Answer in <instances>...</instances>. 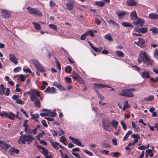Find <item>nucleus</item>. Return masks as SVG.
Instances as JSON below:
<instances>
[{
	"label": "nucleus",
	"instance_id": "nucleus-60",
	"mask_svg": "<svg viewBox=\"0 0 158 158\" xmlns=\"http://www.w3.org/2000/svg\"><path fill=\"white\" fill-rule=\"evenodd\" d=\"M19 77L20 78L21 81H22L23 82L25 81V78L23 75L20 74Z\"/></svg>",
	"mask_w": 158,
	"mask_h": 158
},
{
	"label": "nucleus",
	"instance_id": "nucleus-54",
	"mask_svg": "<svg viewBox=\"0 0 158 158\" xmlns=\"http://www.w3.org/2000/svg\"><path fill=\"white\" fill-rule=\"evenodd\" d=\"M30 97L31 100L32 102H33L35 100H36L38 99V98L35 95L31 96Z\"/></svg>",
	"mask_w": 158,
	"mask_h": 158
},
{
	"label": "nucleus",
	"instance_id": "nucleus-35",
	"mask_svg": "<svg viewBox=\"0 0 158 158\" xmlns=\"http://www.w3.org/2000/svg\"><path fill=\"white\" fill-rule=\"evenodd\" d=\"M108 22L109 24H112L113 25H115L116 27H117L118 28H119V25L118 24H117L116 22L114 21L113 20L110 19V20H109Z\"/></svg>",
	"mask_w": 158,
	"mask_h": 158
},
{
	"label": "nucleus",
	"instance_id": "nucleus-33",
	"mask_svg": "<svg viewBox=\"0 0 158 158\" xmlns=\"http://www.w3.org/2000/svg\"><path fill=\"white\" fill-rule=\"evenodd\" d=\"M148 31V28L147 27H142L140 28V33L144 34Z\"/></svg>",
	"mask_w": 158,
	"mask_h": 158
},
{
	"label": "nucleus",
	"instance_id": "nucleus-61",
	"mask_svg": "<svg viewBox=\"0 0 158 158\" xmlns=\"http://www.w3.org/2000/svg\"><path fill=\"white\" fill-rule=\"evenodd\" d=\"M42 124L45 127H48V125L46 123V121L45 120H43L42 121Z\"/></svg>",
	"mask_w": 158,
	"mask_h": 158
},
{
	"label": "nucleus",
	"instance_id": "nucleus-17",
	"mask_svg": "<svg viewBox=\"0 0 158 158\" xmlns=\"http://www.w3.org/2000/svg\"><path fill=\"white\" fill-rule=\"evenodd\" d=\"M88 43H89L90 46L95 52H101V50L102 49V48L101 49L100 48L95 47L93 46L92 44L90 42L88 41Z\"/></svg>",
	"mask_w": 158,
	"mask_h": 158
},
{
	"label": "nucleus",
	"instance_id": "nucleus-51",
	"mask_svg": "<svg viewBox=\"0 0 158 158\" xmlns=\"http://www.w3.org/2000/svg\"><path fill=\"white\" fill-rule=\"evenodd\" d=\"M66 139L64 136H62L60 138V141L62 142L64 144H65V142Z\"/></svg>",
	"mask_w": 158,
	"mask_h": 158
},
{
	"label": "nucleus",
	"instance_id": "nucleus-45",
	"mask_svg": "<svg viewBox=\"0 0 158 158\" xmlns=\"http://www.w3.org/2000/svg\"><path fill=\"white\" fill-rule=\"evenodd\" d=\"M88 34L87 35H90L92 37L94 36V34L93 31H89L86 32Z\"/></svg>",
	"mask_w": 158,
	"mask_h": 158
},
{
	"label": "nucleus",
	"instance_id": "nucleus-4",
	"mask_svg": "<svg viewBox=\"0 0 158 158\" xmlns=\"http://www.w3.org/2000/svg\"><path fill=\"white\" fill-rule=\"evenodd\" d=\"M28 11V13L34 15L35 17H41L43 15V13L39 10L36 8H32L28 7L27 8Z\"/></svg>",
	"mask_w": 158,
	"mask_h": 158
},
{
	"label": "nucleus",
	"instance_id": "nucleus-52",
	"mask_svg": "<svg viewBox=\"0 0 158 158\" xmlns=\"http://www.w3.org/2000/svg\"><path fill=\"white\" fill-rule=\"evenodd\" d=\"M64 79L68 84L72 82L71 79L69 77H66L64 78Z\"/></svg>",
	"mask_w": 158,
	"mask_h": 158
},
{
	"label": "nucleus",
	"instance_id": "nucleus-30",
	"mask_svg": "<svg viewBox=\"0 0 158 158\" xmlns=\"http://www.w3.org/2000/svg\"><path fill=\"white\" fill-rule=\"evenodd\" d=\"M132 133V131H129L127 132L125 136L123 137V139L124 141H126L128 137L129 136V135Z\"/></svg>",
	"mask_w": 158,
	"mask_h": 158
},
{
	"label": "nucleus",
	"instance_id": "nucleus-56",
	"mask_svg": "<svg viewBox=\"0 0 158 158\" xmlns=\"http://www.w3.org/2000/svg\"><path fill=\"white\" fill-rule=\"evenodd\" d=\"M150 80L152 82L154 83L158 82V77H156L155 79H154L152 77H151L150 78Z\"/></svg>",
	"mask_w": 158,
	"mask_h": 158
},
{
	"label": "nucleus",
	"instance_id": "nucleus-44",
	"mask_svg": "<svg viewBox=\"0 0 158 158\" xmlns=\"http://www.w3.org/2000/svg\"><path fill=\"white\" fill-rule=\"evenodd\" d=\"M153 55L154 57L158 60V48L155 50Z\"/></svg>",
	"mask_w": 158,
	"mask_h": 158
},
{
	"label": "nucleus",
	"instance_id": "nucleus-25",
	"mask_svg": "<svg viewBox=\"0 0 158 158\" xmlns=\"http://www.w3.org/2000/svg\"><path fill=\"white\" fill-rule=\"evenodd\" d=\"M110 123L113 127L116 129L118 124V122L116 120H113Z\"/></svg>",
	"mask_w": 158,
	"mask_h": 158
},
{
	"label": "nucleus",
	"instance_id": "nucleus-31",
	"mask_svg": "<svg viewBox=\"0 0 158 158\" xmlns=\"http://www.w3.org/2000/svg\"><path fill=\"white\" fill-rule=\"evenodd\" d=\"M116 55L119 57H124L125 55L124 53L121 51H118L116 52Z\"/></svg>",
	"mask_w": 158,
	"mask_h": 158
},
{
	"label": "nucleus",
	"instance_id": "nucleus-50",
	"mask_svg": "<svg viewBox=\"0 0 158 158\" xmlns=\"http://www.w3.org/2000/svg\"><path fill=\"white\" fill-rule=\"evenodd\" d=\"M148 148V147H147L145 146L142 145L138 147V148L139 150H144Z\"/></svg>",
	"mask_w": 158,
	"mask_h": 158
},
{
	"label": "nucleus",
	"instance_id": "nucleus-19",
	"mask_svg": "<svg viewBox=\"0 0 158 158\" xmlns=\"http://www.w3.org/2000/svg\"><path fill=\"white\" fill-rule=\"evenodd\" d=\"M141 77L143 78H149L150 77L149 73L147 71H144L142 72L141 74Z\"/></svg>",
	"mask_w": 158,
	"mask_h": 158
},
{
	"label": "nucleus",
	"instance_id": "nucleus-58",
	"mask_svg": "<svg viewBox=\"0 0 158 158\" xmlns=\"http://www.w3.org/2000/svg\"><path fill=\"white\" fill-rule=\"evenodd\" d=\"M21 69V67H18L14 69V71L15 72L17 73L19 72L20 70Z\"/></svg>",
	"mask_w": 158,
	"mask_h": 158
},
{
	"label": "nucleus",
	"instance_id": "nucleus-53",
	"mask_svg": "<svg viewBox=\"0 0 158 158\" xmlns=\"http://www.w3.org/2000/svg\"><path fill=\"white\" fill-rule=\"evenodd\" d=\"M120 154V153L118 152H114L113 153V156L114 157H118Z\"/></svg>",
	"mask_w": 158,
	"mask_h": 158
},
{
	"label": "nucleus",
	"instance_id": "nucleus-47",
	"mask_svg": "<svg viewBox=\"0 0 158 158\" xmlns=\"http://www.w3.org/2000/svg\"><path fill=\"white\" fill-rule=\"evenodd\" d=\"M154 97L153 95H151L149 97H147L145 99L146 101H152L154 99Z\"/></svg>",
	"mask_w": 158,
	"mask_h": 158
},
{
	"label": "nucleus",
	"instance_id": "nucleus-38",
	"mask_svg": "<svg viewBox=\"0 0 158 158\" xmlns=\"http://www.w3.org/2000/svg\"><path fill=\"white\" fill-rule=\"evenodd\" d=\"M34 104L37 107L39 108L40 106L41 103L38 99L35 100L34 102Z\"/></svg>",
	"mask_w": 158,
	"mask_h": 158
},
{
	"label": "nucleus",
	"instance_id": "nucleus-39",
	"mask_svg": "<svg viewBox=\"0 0 158 158\" xmlns=\"http://www.w3.org/2000/svg\"><path fill=\"white\" fill-rule=\"evenodd\" d=\"M105 38L106 39L108 40L109 41H113V39L110 35L109 34H107L105 35Z\"/></svg>",
	"mask_w": 158,
	"mask_h": 158
},
{
	"label": "nucleus",
	"instance_id": "nucleus-37",
	"mask_svg": "<svg viewBox=\"0 0 158 158\" xmlns=\"http://www.w3.org/2000/svg\"><path fill=\"white\" fill-rule=\"evenodd\" d=\"M146 153H148L150 157H152L153 156V154L152 153V150L150 149L147 150L146 151Z\"/></svg>",
	"mask_w": 158,
	"mask_h": 158
},
{
	"label": "nucleus",
	"instance_id": "nucleus-21",
	"mask_svg": "<svg viewBox=\"0 0 158 158\" xmlns=\"http://www.w3.org/2000/svg\"><path fill=\"white\" fill-rule=\"evenodd\" d=\"M32 24L36 30H39L41 29V27H40V25L39 23L35 22H33Z\"/></svg>",
	"mask_w": 158,
	"mask_h": 158
},
{
	"label": "nucleus",
	"instance_id": "nucleus-57",
	"mask_svg": "<svg viewBox=\"0 0 158 158\" xmlns=\"http://www.w3.org/2000/svg\"><path fill=\"white\" fill-rule=\"evenodd\" d=\"M16 103L19 104H23L24 103V102L19 99H17L15 101Z\"/></svg>",
	"mask_w": 158,
	"mask_h": 158
},
{
	"label": "nucleus",
	"instance_id": "nucleus-11",
	"mask_svg": "<svg viewBox=\"0 0 158 158\" xmlns=\"http://www.w3.org/2000/svg\"><path fill=\"white\" fill-rule=\"evenodd\" d=\"M42 111L46 112L44 113H40V115L42 117L45 116H49L50 112V110H48L46 109H44L41 110Z\"/></svg>",
	"mask_w": 158,
	"mask_h": 158
},
{
	"label": "nucleus",
	"instance_id": "nucleus-49",
	"mask_svg": "<svg viewBox=\"0 0 158 158\" xmlns=\"http://www.w3.org/2000/svg\"><path fill=\"white\" fill-rule=\"evenodd\" d=\"M87 34H88L86 33V32H85V33L81 35V37L80 39L82 40H85L86 38V36H87Z\"/></svg>",
	"mask_w": 158,
	"mask_h": 158
},
{
	"label": "nucleus",
	"instance_id": "nucleus-32",
	"mask_svg": "<svg viewBox=\"0 0 158 158\" xmlns=\"http://www.w3.org/2000/svg\"><path fill=\"white\" fill-rule=\"evenodd\" d=\"M31 61L32 64L34 65L36 67H37L38 65L40 64V63L36 60H33Z\"/></svg>",
	"mask_w": 158,
	"mask_h": 158
},
{
	"label": "nucleus",
	"instance_id": "nucleus-18",
	"mask_svg": "<svg viewBox=\"0 0 158 158\" xmlns=\"http://www.w3.org/2000/svg\"><path fill=\"white\" fill-rule=\"evenodd\" d=\"M9 152H10V155H12L13 152L15 153L16 154H18L19 152V149L11 147L9 150Z\"/></svg>",
	"mask_w": 158,
	"mask_h": 158
},
{
	"label": "nucleus",
	"instance_id": "nucleus-14",
	"mask_svg": "<svg viewBox=\"0 0 158 158\" xmlns=\"http://www.w3.org/2000/svg\"><path fill=\"white\" fill-rule=\"evenodd\" d=\"M157 12H158V10L157 11ZM149 17L152 19H158V14L156 13H151L149 15Z\"/></svg>",
	"mask_w": 158,
	"mask_h": 158
},
{
	"label": "nucleus",
	"instance_id": "nucleus-36",
	"mask_svg": "<svg viewBox=\"0 0 158 158\" xmlns=\"http://www.w3.org/2000/svg\"><path fill=\"white\" fill-rule=\"evenodd\" d=\"M40 152L41 153L43 154L45 156L49 155L48 154V151L44 148L42 150V151H40Z\"/></svg>",
	"mask_w": 158,
	"mask_h": 158
},
{
	"label": "nucleus",
	"instance_id": "nucleus-16",
	"mask_svg": "<svg viewBox=\"0 0 158 158\" xmlns=\"http://www.w3.org/2000/svg\"><path fill=\"white\" fill-rule=\"evenodd\" d=\"M66 9L69 10H72L73 7V4L72 2H69L66 4Z\"/></svg>",
	"mask_w": 158,
	"mask_h": 158
},
{
	"label": "nucleus",
	"instance_id": "nucleus-7",
	"mask_svg": "<svg viewBox=\"0 0 158 158\" xmlns=\"http://www.w3.org/2000/svg\"><path fill=\"white\" fill-rule=\"evenodd\" d=\"M145 23V21L143 19L141 18H138L136 20L134 21L133 23L137 26L142 27Z\"/></svg>",
	"mask_w": 158,
	"mask_h": 158
},
{
	"label": "nucleus",
	"instance_id": "nucleus-42",
	"mask_svg": "<svg viewBox=\"0 0 158 158\" xmlns=\"http://www.w3.org/2000/svg\"><path fill=\"white\" fill-rule=\"evenodd\" d=\"M129 107V104L127 101H126V103H125L122 109L123 111H125L126 109Z\"/></svg>",
	"mask_w": 158,
	"mask_h": 158
},
{
	"label": "nucleus",
	"instance_id": "nucleus-15",
	"mask_svg": "<svg viewBox=\"0 0 158 158\" xmlns=\"http://www.w3.org/2000/svg\"><path fill=\"white\" fill-rule=\"evenodd\" d=\"M53 85L55 86L59 89L61 90H65L66 89L64 88L60 84H58L56 81H55L53 84Z\"/></svg>",
	"mask_w": 158,
	"mask_h": 158
},
{
	"label": "nucleus",
	"instance_id": "nucleus-23",
	"mask_svg": "<svg viewBox=\"0 0 158 158\" xmlns=\"http://www.w3.org/2000/svg\"><path fill=\"white\" fill-rule=\"evenodd\" d=\"M6 88L4 87L3 84L0 85V95H2L4 94Z\"/></svg>",
	"mask_w": 158,
	"mask_h": 158
},
{
	"label": "nucleus",
	"instance_id": "nucleus-3",
	"mask_svg": "<svg viewBox=\"0 0 158 158\" xmlns=\"http://www.w3.org/2000/svg\"><path fill=\"white\" fill-rule=\"evenodd\" d=\"M135 88H128L122 90V91L119 94V95L127 97H133L134 95L132 92L135 91Z\"/></svg>",
	"mask_w": 158,
	"mask_h": 158
},
{
	"label": "nucleus",
	"instance_id": "nucleus-5",
	"mask_svg": "<svg viewBox=\"0 0 158 158\" xmlns=\"http://www.w3.org/2000/svg\"><path fill=\"white\" fill-rule=\"evenodd\" d=\"M110 120L108 118L106 117L103 118L102 119V126L103 128L106 131L110 132L111 131V128Z\"/></svg>",
	"mask_w": 158,
	"mask_h": 158
},
{
	"label": "nucleus",
	"instance_id": "nucleus-2",
	"mask_svg": "<svg viewBox=\"0 0 158 158\" xmlns=\"http://www.w3.org/2000/svg\"><path fill=\"white\" fill-rule=\"evenodd\" d=\"M34 139V138L32 135L26 133L20 136L19 139L18 140V143L19 144L22 143L24 144H25V142H27L28 144H30Z\"/></svg>",
	"mask_w": 158,
	"mask_h": 158
},
{
	"label": "nucleus",
	"instance_id": "nucleus-62",
	"mask_svg": "<svg viewBox=\"0 0 158 158\" xmlns=\"http://www.w3.org/2000/svg\"><path fill=\"white\" fill-rule=\"evenodd\" d=\"M10 89L9 88H7L6 89V91L5 94V95L6 96H8L10 94Z\"/></svg>",
	"mask_w": 158,
	"mask_h": 158
},
{
	"label": "nucleus",
	"instance_id": "nucleus-22",
	"mask_svg": "<svg viewBox=\"0 0 158 158\" xmlns=\"http://www.w3.org/2000/svg\"><path fill=\"white\" fill-rule=\"evenodd\" d=\"M69 138L74 143L79 146V140L78 139H75V138L70 136H69Z\"/></svg>",
	"mask_w": 158,
	"mask_h": 158
},
{
	"label": "nucleus",
	"instance_id": "nucleus-8",
	"mask_svg": "<svg viewBox=\"0 0 158 158\" xmlns=\"http://www.w3.org/2000/svg\"><path fill=\"white\" fill-rule=\"evenodd\" d=\"M138 41L137 42L135 41V44H136L137 46L140 47L142 48H144L145 47V41L143 39L140 38L138 39Z\"/></svg>",
	"mask_w": 158,
	"mask_h": 158
},
{
	"label": "nucleus",
	"instance_id": "nucleus-34",
	"mask_svg": "<svg viewBox=\"0 0 158 158\" xmlns=\"http://www.w3.org/2000/svg\"><path fill=\"white\" fill-rule=\"evenodd\" d=\"M45 133L44 131H42V133H39L35 137L37 139L40 140V138L42 137L44 135H45Z\"/></svg>",
	"mask_w": 158,
	"mask_h": 158
},
{
	"label": "nucleus",
	"instance_id": "nucleus-43",
	"mask_svg": "<svg viewBox=\"0 0 158 158\" xmlns=\"http://www.w3.org/2000/svg\"><path fill=\"white\" fill-rule=\"evenodd\" d=\"M49 26L52 29L55 31H57V28L56 25L53 24H51L49 25Z\"/></svg>",
	"mask_w": 158,
	"mask_h": 158
},
{
	"label": "nucleus",
	"instance_id": "nucleus-27",
	"mask_svg": "<svg viewBox=\"0 0 158 158\" xmlns=\"http://www.w3.org/2000/svg\"><path fill=\"white\" fill-rule=\"evenodd\" d=\"M79 77L78 74L74 71L73 73L72 78L76 80L78 82H79L78 77Z\"/></svg>",
	"mask_w": 158,
	"mask_h": 158
},
{
	"label": "nucleus",
	"instance_id": "nucleus-13",
	"mask_svg": "<svg viewBox=\"0 0 158 158\" xmlns=\"http://www.w3.org/2000/svg\"><path fill=\"white\" fill-rule=\"evenodd\" d=\"M126 4L129 6H136L137 3L135 0H127Z\"/></svg>",
	"mask_w": 158,
	"mask_h": 158
},
{
	"label": "nucleus",
	"instance_id": "nucleus-59",
	"mask_svg": "<svg viewBox=\"0 0 158 158\" xmlns=\"http://www.w3.org/2000/svg\"><path fill=\"white\" fill-rule=\"evenodd\" d=\"M51 144L53 147L56 149H58L59 148V147L55 143L53 142H51Z\"/></svg>",
	"mask_w": 158,
	"mask_h": 158
},
{
	"label": "nucleus",
	"instance_id": "nucleus-40",
	"mask_svg": "<svg viewBox=\"0 0 158 158\" xmlns=\"http://www.w3.org/2000/svg\"><path fill=\"white\" fill-rule=\"evenodd\" d=\"M72 70V69L70 66H68L65 67V71L66 73H70Z\"/></svg>",
	"mask_w": 158,
	"mask_h": 158
},
{
	"label": "nucleus",
	"instance_id": "nucleus-1",
	"mask_svg": "<svg viewBox=\"0 0 158 158\" xmlns=\"http://www.w3.org/2000/svg\"><path fill=\"white\" fill-rule=\"evenodd\" d=\"M138 61L139 64L143 62L144 66L148 67L152 65L153 61L149 58L145 52H142L138 56Z\"/></svg>",
	"mask_w": 158,
	"mask_h": 158
},
{
	"label": "nucleus",
	"instance_id": "nucleus-63",
	"mask_svg": "<svg viewBox=\"0 0 158 158\" xmlns=\"http://www.w3.org/2000/svg\"><path fill=\"white\" fill-rule=\"evenodd\" d=\"M23 71L25 73L29 72L31 73V74H32V73L31 70L29 69H23Z\"/></svg>",
	"mask_w": 158,
	"mask_h": 158
},
{
	"label": "nucleus",
	"instance_id": "nucleus-20",
	"mask_svg": "<svg viewBox=\"0 0 158 158\" xmlns=\"http://www.w3.org/2000/svg\"><path fill=\"white\" fill-rule=\"evenodd\" d=\"M149 31H151L152 33L154 35L158 34V29L155 27H153L152 28H150L149 29Z\"/></svg>",
	"mask_w": 158,
	"mask_h": 158
},
{
	"label": "nucleus",
	"instance_id": "nucleus-41",
	"mask_svg": "<svg viewBox=\"0 0 158 158\" xmlns=\"http://www.w3.org/2000/svg\"><path fill=\"white\" fill-rule=\"evenodd\" d=\"M31 119H36V118L39 117V114L37 113H36L35 114H31Z\"/></svg>",
	"mask_w": 158,
	"mask_h": 158
},
{
	"label": "nucleus",
	"instance_id": "nucleus-9",
	"mask_svg": "<svg viewBox=\"0 0 158 158\" xmlns=\"http://www.w3.org/2000/svg\"><path fill=\"white\" fill-rule=\"evenodd\" d=\"M9 60L15 64H17L18 63L17 59L15 57L14 54H11L9 55Z\"/></svg>",
	"mask_w": 158,
	"mask_h": 158
},
{
	"label": "nucleus",
	"instance_id": "nucleus-48",
	"mask_svg": "<svg viewBox=\"0 0 158 158\" xmlns=\"http://www.w3.org/2000/svg\"><path fill=\"white\" fill-rule=\"evenodd\" d=\"M132 127L134 129V130L138 132V128L136 127L134 121L132 122Z\"/></svg>",
	"mask_w": 158,
	"mask_h": 158
},
{
	"label": "nucleus",
	"instance_id": "nucleus-28",
	"mask_svg": "<svg viewBox=\"0 0 158 158\" xmlns=\"http://www.w3.org/2000/svg\"><path fill=\"white\" fill-rule=\"evenodd\" d=\"M95 4L99 7H102L104 6L105 3L103 2L102 1H96L95 2Z\"/></svg>",
	"mask_w": 158,
	"mask_h": 158
},
{
	"label": "nucleus",
	"instance_id": "nucleus-29",
	"mask_svg": "<svg viewBox=\"0 0 158 158\" xmlns=\"http://www.w3.org/2000/svg\"><path fill=\"white\" fill-rule=\"evenodd\" d=\"M122 25L125 27H133L131 23L128 22H124L122 23Z\"/></svg>",
	"mask_w": 158,
	"mask_h": 158
},
{
	"label": "nucleus",
	"instance_id": "nucleus-10",
	"mask_svg": "<svg viewBox=\"0 0 158 158\" xmlns=\"http://www.w3.org/2000/svg\"><path fill=\"white\" fill-rule=\"evenodd\" d=\"M94 87L97 89H102L104 88H110V87L108 85H104L101 84L94 83L93 84Z\"/></svg>",
	"mask_w": 158,
	"mask_h": 158
},
{
	"label": "nucleus",
	"instance_id": "nucleus-55",
	"mask_svg": "<svg viewBox=\"0 0 158 158\" xmlns=\"http://www.w3.org/2000/svg\"><path fill=\"white\" fill-rule=\"evenodd\" d=\"M121 124L122 126L123 129L126 130L127 129V127L124 122L122 121L121 122Z\"/></svg>",
	"mask_w": 158,
	"mask_h": 158
},
{
	"label": "nucleus",
	"instance_id": "nucleus-6",
	"mask_svg": "<svg viewBox=\"0 0 158 158\" xmlns=\"http://www.w3.org/2000/svg\"><path fill=\"white\" fill-rule=\"evenodd\" d=\"M1 12L2 16L5 18H9L11 16L10 12L7 10L1 9Z\"/></svg>",
	"mask_w": 158,
	"mask_h": 158
},
{
	"label": "nucleus",
	"instance_id": "nucleus-26",
	"mask_svg": "<svg viewBox=\"0 0 158 158\" xmlns=\"http://www.w3.org/2000/svg\"><path fill=\"white\" fill-rule=\"evenodd\" d=\"M38 71L41 73H43L45 71V70L41 65L40 64L36 67Z\"/></svg>",
	"mask_w": 158,
	"mask_h": 158
},
{
	"label": "nucleus",
	"instance_id": "nucleus-24",
	"mask_svg": "<svg viewBox=\"0 0 158 158\" xmlns=\"http://www.w3.org/2000/svg\"><path fill=\"white\" fill-rule=\"evenodd\" d=\"M131 19L133 20H134L137 18V15L136 12L133 11L130 15Z\"/></svg>",
	"mask_w": 158,
	"mask_h": 158
},
{
	"label": "nucleus",
	"instance_id": "nucleus-12",
	"mask_svg": "<svg viewBox=\"0 0 158 158\" xmlns=\"http://www.w3.org/2000/svg\"><path fill=\"white\" fill-rule=\"evenodd\" d=\"M117 15L118 16V19L121 20L123 18V16H124L126 13L124 11H118L116 12Z\"/></svg>",
	"mask_w": 158,
	"mask_h": 158
},
{
	"label": "nucleus",
	"instance_id": "nucleus-46",
	"mask_svg": "<svg viewBox=\"0 0 158 158\" xmlns=\"http://www.w3.org/2000/svg\"><path fill=\"white\" fill-rule=\"evenodd\" d=\"M3 145V147L6 149H7L9 148L11 146L10 144L7 143H4Z\"/></svg>",
	"mask_w": 158,
	"mask_h": 158
},
{
	"label": "nucleus",
	"instance_id": "nucleus-64",
	"mask_svg": "<svg viewBox=\"0 0 158 158\" xmlns=\"http://www.w3.org/2000/svg\"><path fill=\"white\" fill-rule=\"evenodd\" d=\"M56 92V88L54 87H52L51 88V93L54 94Z\"/></svg>",
	"mask_w": 158,
	"mask_h": 158
}]
</instances>
